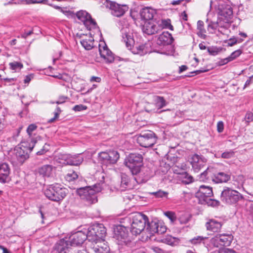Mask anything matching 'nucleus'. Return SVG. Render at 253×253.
Returning <instances> with one entry per match:
<instances>
[{"label": "nucleus", "mask_w": 253, "mask_h": 253, "mask_svg": "<svg viewBox=\"0 0 253 253\" xmlns=\"http://www.w3.org/2000/svg\"><path fill=\"white\" fill-rule=\"evenodd\" d=\"M3 80L6 83L10 84L11 83L15 81H16V79L15 78H4V79H3Z\"/></svg>", "instance_id": "63"}, {"label": "nucleus", "mask_w": 253, "mask_h": 253, "mask_svg": "<svg viewBox=\"0 0 253 253\" xmlns=\"http://www.w3.org/2000/svg\"><path fill=\"white\" fill-rule=\"evenodd\" d=\"M157 137L155 134L148 130L142 132L137 136L136 141L140 146L147 148L153 146L156 142Z\"/></svg>", "instance_id": "13"}, {"label": "nucleus", "mask_w": 253, "mask_h": 253, "mask_svg": "<svg viewBox=\"0 0 253 253\" xmlns=\"http://www.w3.org/2000/svg\"><path fill=\"white\" fill-rule=\"evenodd\" d=\"M204 205H207L209 206L216 207L219 205V202L217 200L212 199L210 197L205 201Z\"/></svg>", "instance_id": "41"}, {"label": "nucleus", "mask_w": 253, "mask_h": 253, "mask_svg": "<svg viewBox=\"0 0 253 253\" xmlns=\"http://www.w3.org/2000/svg\"><path fill=\"white\" fill-rule=\"evenodd\" d=\"M162 241L164 243L171 246L175 245L178 243V239L177 238L169 235H167L164 237Z\"/></svg>", "instance_id": "33"}, {"label": "nucleus", "mask_w": 253, "mask_h": 253, "mask_svg": "<svg viewBox=\"0 0 253 253\" xmlns=\"http://www.w3.org/2000/svg\"><path fill=\"white\" fill-rule=\"evenodd\" d=\"M207 239H208V237L199 236L193 238L190 240V242L192 244L194 245H197L202 243L205 245V240Z\"/></svg>", "instance_id": "36"}, {"label": "nucleus", "mask_w": 253, "mask_h": 253, "mask_svg": "<svg viewBox=\"0 0 253 253\" xmlns=\"http://www.w3.org/2000/svg\"><path fill=\"white\" fill-rule=\"evenodd\" d=\"M121 187H122L121 190L123 191L126 188L129 182V178L128 176L125 173H122L121 174Z\"/></svg>", "instance_id": "37"}, {"label": "nucleus", "mask_w": 253, "mask_h": 253, "mask_svg": "<svg viewBox=\"0 0 253 253\" xmlns=\"http://www.w3.org/2000/svg\"><path fill=\"white\" fill-rule=\"evenodd\" d=\"M208 51L210 53V54L212 55H215L218 52V51L216 48L211 47L208 48Z\"/></svg>", "instance_id": "55"}, {"label": "nucleus", "mask_w": 253, "mask_h": 253, "mask_svg": "<svg viewBox=\"0 0 253 253\" xmlns=\"http://www.w3.org/2000/svg\"><path fill=\"white\" fill-rule=\"evenodd\" d=\"M154 108H152L153 105L152 103H148L145 106V111L147 112H154L160 114L165 111H170V109L162 110V108L166 106L168 102L164 98V97L154 95L153 97Z\"/></svg>", "instance_id": "12"}, {"label": "nucleus", "mask_w": 253, "mask_h": 253, "mask_svg": "<svg viewBox=\"0 0 253 253\" xmlns=\"http://www.w3.org/2000/svg\"><path fill=\"white\" fill-rule=\"evenodd\" d=\"M99 51L100 55L107 63H112L115 60L113 53L110 50L106 44L102 46L99 44Z\"/></svg>", "instance_id": "22"}, {"label": "nucleus", "mask_w": 253, "mask_h": 253, "mask_svg": "<svg viewBox=\"0 0 253 253\" xmlns=\"http://www.w3.org/2000/svg\"><path fill=\"white\" fill-rule=\"evenodd\" d=\"M152 195H154L156 198H168V192L163 191L161 190H160L157 192H153L151 193Z\"/></svg>", "instance_id": "40"}, {"label": "nucleus", "mask_w": 253, "mask_h": 253, "mask_svg": "<svg viewBox=\"0 0 253 253\" xmlns=\"http://www.w3.org/2000/svg\"><path fill=\"white\" fill-rule=\"evenodd\" d=\"M93 39L90 37L88 39L82 40L80 42L86 50H90L93 47Z\"/></svg>", "instance_id": "32"}, {"label": "nucleus", "mask_w": 253, "mask_h": 253, "mask_svg": "<svg viewBox=\"0 0 253 253\" xmlns=\"http://www.w3.org/2000/svg\"><path fill=\"white\" fill-rule=\"evenodd\" d=\"M222 226V224L220 222L213 219H210L205 224L207 230L210 232L211 234L219 232Z\"/></svg>", "instance_id": "23"}, {"label": "nucleus", "mask_w": 253, "mask_h": 253, "mask_svg": "<svg viewBox=\"0 0 253 253\" xmlns=\"http://www.w3.org/2000/svg\"><path fill=\"white\" fill-rule=\"evenodd\" d=\"M78 177V175L76 172L75 171H71V172L68 173L66 176L65 178L68 181H71L77 179Z\"/></svg>", "instance_id": "46"}, {"label": "nucleus", "mask_w": 253, "mask_h": 253, "mask_svg": "<svg viewBox=\"0 0 253 253\" xmlns=\"http://www.w3.org/2000/svg\"><path fill=\"white\" fill-rule=\"evenodd\" d=\"M164 214L170 219L172 223H174L176 220V216L175 213L171 211H168L164 213Z\"/></svg>", "instance_id": "44"}, {"label": "nucleus", "mask_w": 253, "mask_h": 253, "mask_svg": "<svg viewBox=\"0 0 253 253\" xmlns=\"http://www.w3.org/2000/svg\"><path fill=\"white\" fill-rule=\"evenodd\" d=\"M135 48L137 49V51L136 52L137 54L142 55L146 54L147 52L146 46L145 44H141L136 46Z\"/></svg>", "instance_id": "42"}, {"label": "nucleus", "mask_w": 253, "mask_h": 253, "mask_svg": "<svg viewBox=\"0 0 253 253\" xmlns=\"http://www.w3.org/2000/svg\"><path fill=\"white\" fill-rule=\"evenodd\" d=\"M218 235L221 246H229L230 245L233 239V236L231 234H222Z\"/></svg>", "instance_id": "29"}, {"label": "nucleus", "mask_w": 253, "mask_h": 253, "mask_svg": "<svg viewBox=\"0 0 253 253\" xmlns=\"http://www.w3.org/2000/svg\"><path fill=\"white\" fill-rule=\"evenodd\" d=\"M142 30L144 33L151 35L161 31L162 27L160 26L158 21L151 20L150 21H145Z\"/></svg>", "instance_id": "18"}, {"label": "nucleus", "mask_w": 253, "mask_h": 253, "mask_svg": "<svg viewBox=\"0 0 253 253\" xmlns=\"http://www.w3.org/2000/svg\"><path fill=\"white\" fill-rule=\"evenodd\" d=\"M32 145L29 146L26 143L16 146L11 156V162L16 166L22 165L29 157V153L31 152L36 143V140L31 139Z\"/></svg>", "instance_id": "2"}, {"label": "nucleus", "mask_w": 253, "mask_h": 253, "mask_svg": "<svg viewBox=\"0 0 253 253\" xmlns=\"http://www.w3.org/2000/svg\"><path fill=\"white\" fill-rule=\"evenodd\" d=\"M102 183H98L91 186H85L77 189V193L84 201L87 206H90L97 202L96 193L101 191Z\"/></svg>", "instance_id": "3"}, {"label": "nucleus", "mask_w": 253, "mask_h": 253, "mask_svg": "<svg viewBox=\"0 0 253 253\" xmlns=\"http://www.w3.org/2000/svg\"><path fill=\"white\" fill-rule=\"evenodd\" d=\"M158 22L160 26L162 27V30L166 28L171 31L173 30V27L171 24V21L169 19L159 20Z\"/></svg>", "instance_id": "34"}, {"label": "nucleus", "mask_w": 253, "mask_h": 253, "mask_svg": "<svg viewBox=\"0 0 253 253\" xmlns=\"http://www.w3.org/2000/svg\"><path fill=\"white\" fill-rule=\"evenodd\" d=\"M209 248H219L221 247L219 235H216L214 237L211 238L210 240V243L208 244Z\"/></svg>", "instance_id": "35"}, {"label": "nucleus", "mask_w": 253, "mask_h": 253, "mask_svg": "<svg viewBox=\"0 0 253 253\" xmlns=\"http://www.w3.org/2000/svg\"><path fill=\"white\" fill-rule=\"evenodd\" d=\"M150 252H154L155 253H164V251L158 247H152L150 248Z\"/></svg>", "instance_id": "54"}, {"label": "nucleus", "mask_w": 253, "mask_h": 253, "mask_svg": "<svg viewBox=\"0 0 253 253\" xmlns=\"http://www.w3.org/2000/svg\"><path fill=\"white\" fill-rule=\"evenodd\" d=\"M68 190L58 183L50 185L44 190L45 196L55 202L62 200L66 196Z\"/></svg>", "instance_id": "5"}, {"label": "nucleus", "mask_w": 253, "mask_h": 253, "mask_svg": "<svg viewBox=\"0 0 253 253\" xmlns=\"http://www.w3.org/2000/svg\"><path fill=\"white\" fill-rule=\"evenodd\" d=\"M190 162L194 172H198L205 166L207 159L202 155L194 154L191 157Z\"/></svg>", "instance_id": "17"}, {"label": "nucleus", "mask_w": 253, "mask_h": 253, "mask_svg": "<svg viewBox=\"0 0 253 253\" xmlns=\"http://www.w3.org/2000/svg\"><path fill=\"white\" fill-rule=\"evenodd\" d=\"M87 109V107L85 105H84L83 104H80V105H75L73 108V110L76 112L77 111H81L83 110H85Z\"/></svg>", "instance_id": "50"}, {"label": "nucleus", "mask_w": 253, "mask_h": 253, "mask_svg": "<svg viewBox=\"0 0 253 253\" xmlns=\"http://www.w3.org/2000/svg\"><path fill=\"white\" fill-rule=\"evenodd\" d=\"M182 182L185 184H189L194 181L193 176L185 172L182 174Z\"/></svg>", "instance_id": "38"}, {"label": "nucleus", "mask_w": 253, "mask_h": 253, "mask_svg": "<svg viewBox=\"0 0 253 253\" xmlns=\"http://www.w3.org/2000/svg\"><path fill=\"white\" fill-rule=\"evenodd\" d=\"M229 62H230L229 59H228V57H226L225 58L220 59L217 62V64L218 66H221L226 64Z\"/></svg>", "instance_id": "51"}, {"label": "nucleus", "mask_w": 253, "mask_h": 253, "mask_svg": "<svg viewBox=\"0 0 253 253\" xmlns=\"http://www.w3.org/2000/svg\"><path fill=\"white\" fill-rule=\"evenodd\" d=\"M155 14V11L154 9L150 7L143 8L140 11L141 18L145 21H150L152 20Z\"/></svg>", "instance_id": "27"}, {"label": "nucleus", "mask_w": 253, "mask_h": 253, "mask_svg": "<svg viewBox=\"0 0 253 253\" xmlns=\"http://www.w3.org/2000/svg\"><path fill=\"white\" fill-rule=\"evenodd\" d=\"M37 128V126L35 124L30 125L27 128V132L30 137L31 136L33 132Z\"/></svg>", "instance_id": "49"}, {"label": "nucleus", "mask_w": 253, "mask_h": 253, "mask_svg": "<svg viewBox=\"0 0 253 253\" xmlns=\"http://www.w3.org/2000/svg\"><path fill=\"white\" fill-rule=\"evenodd\" d=\"M106 233V230L102 224H95L90 226L88 229L87 235L88 240L93 243L103 240Z\"/></svg>", "instance_id": "8"}, {"label": "nucleus", "mask_w": 253, "mask_h": 253, "mask_svg": "<svg viewBox=\"0 0 253 253\" xmlns=\"http://www.w3.org/2000/svg\"><path fill=\"white\" fill-rule=\"evenodd\" d=\"M119 154L116 151L101 152L98 154L99 160L102 164L108 165L115 164L119 158Z\"/></svg>", "instance_id": "15"}, {"label": "nucleus", "mask_w": 253, "mask_h": 253, "mask_svg": "<svg viewBox=\"0 0 253 253\" xmlns=\"http://www.w3.org/2000/svg\"><path fill=\"white\" fill-rule=\"evenodd\" d=\"M10 168L8 164L3 163L0 165V182L4 183L8 180Z\"/></svg>", "instance_id": "26"}, {"label": "nucleus", "mask_w": 253, "mask_h": 253, "mask_svg": "<svg viewBox=\"0 0 253 253\" xmlns=\"http://www.w3.org/2000/svg\"><path fill=\"white\" fill-rule=\"evenodd\" d=\"M243 40L241 39H237L236 38H230L227 42L228 45L232 46L237 43L242 42Z\"/></svg>", "instance_id": "48"}, {"label": "nucleus", "mask_w": 253, "mask_h": 253, "mask_svg": "<svg viewBox=\"0 0 253 253\" xmlns=\"http://www.w3.org/2000/svg\"><path fill=\"white\" fill-rule=\"evenodd\" d=\"M197 30L198 31L197 32L198 36L202 38L205 39L206 37L205 34L206 30L204 28V23L203 21L199 20L197 22Z\"/></svg>", "instance_id": "31"}, {"label": "nucleus", "mask_w": 253, "mask_h": 253, "mask_svg": "<svg viewBox=\"0 0 253 253\" xmlns=\"http://www.w3.org/2000/svg\"><path fill=\"white\" fill-rule=\"evenodd\" d=\"M88 240L87 234L83 231H78L71 235L68 239L65 238L59 240L55 245L53 253H66L70 246H77Z\"/></svg>", "instance_id": "1"}, {"label": "nucleus", "mask_w": 253, "mask_h": 253, "mask_svg": "<svg viewBox=\"0 0 253 253\" xmlns=\"http://www.w3.org/2000/svg\"><path fill=\"white\" fill-rule=\"evenodd\" d=\"M219 253H237L235 251L232 249L226 248L219 252Z\"/></svg>", "instance_id": "56"}, {"label": "nucleus", "mask_w": 253, "mask_h": 253, "mask_svg": "<svg viewBox=\"0 0 253 253\" xmlns=\"http://www.w3.org/2000/svg\"><path fill=\"white\" fill-rule=\"evenodd\" d=\"M200 179L203 181H208L211 180L216 183H218L227 182L230 179V175L223 172H220L213 175L212 172L209 168H207L201 174Z\"/></svg>", "instance_id": "10"}, {"label": "nucleus", "mask_w": 253, "mask_h": 253, "mask_svg": "<svg viewBox=\"0 0 253 253\" xmlns=\"http://www.w3.org/2000/svg\"><path fill=\"white\" fill-rule=\"evenodd\" d=\"M217 30L218 32L224 34L227 30V24L221 22L218 19L216 22L211 21L208 25V30L210 33H215Z\"/></svg>", "instance_id": "21"}, {"label": "nucleus", "mask_w": 253, "mask_h": 253, "mask_svg": "<svg viewBox=\"0 0 253 253\" xmlns=\"http://www.w3.org/2000/svg\"><path fill=\"white\" fill-rule=\"evenodd\" d=\"M147 222V225H145L146 230L152 235H154L155 233L162 234L167 230L165 226L160 225L159 223L156 221H152L151 222L148 221Z\"/></svg>", "instance_id": "20"}, {"label": "nucleus", "mask_w": 253, "mask_h": 253, "mask_svg": "<svg viewBox=\"0 0 253 253\" xmlns=\"http://www.w3.org/2000/svg\"><path fill=\"white\" fill-rule=\"evenodd\" d=\"M148 217L140 212L134 213L131 216L130 231L133 235H137L141 233L145 228Z\"/></svg>", "instance_id": "6"}, {"label": "nucleus", "mask_w": 253, "mask_h": 253, "mask_svg": "<svg viewBox=\"0 0 253 253\" xmlns=\"http://www.w3.org/2000/svg\"><path fill=\"white\" fill-rule=\"evenodd\" d=\"M54 169L55 167L51 165H45L39 168L38 172L44 177H49L52 175Z\"/></svg>", "instance_id": "28"}, {"label": "nucleus", "mask_w": 253, "mask_h": 253, "mask_svg": "<svg viewBox=\"0 0 253 253\" xmlns=\"http://www.w3.org/2000/svg\"><path fill=\"white\" fill-rule=\"evenodd\" d=\"M9 68L12 70L16 71L17 70H20L23 67L21 63L18 62H10L9 63Z\"/></svg>", "instance_id": "39"}, {"label": "nucleus", "mask_w": 253, "mask_h": 253, "mask_svg": "<svg viewBox=\"0 0 253 253\" xmlns=\"http://www.w3.org/2000/svg\"><path fill=\"white\" fill-rule=\"evenodd\" d=\"M55 160L63 165L78 166L82 163L84 158L80 154L73 155L69 154H59L55 157Z\"/></svg>", "instance_id": "9"}, {"label": "nucleus", "mask_w": 253, "mask_h": 253, "mask_svg": "<svg viewBox=\"0 0 253 253\" xmlns=\"http://www.w3.org/2000/svg\"><path fill=\"white\" fill-rule=\"evenodd\" d=\"M252 83V80L251 78L249 79L245 83L244 88L248 86Z\"/></svg>", "instance_id": "64"}, {"label": "nucleus", "mask_w": 253, "mask_h": 253, "mask_svg": "<svg viewBox=\"0 0 253 253\" xmlns=\"http://www.w3.org/2000/svg\"><path fill=\"white\" fill-rule=\"evenodd\" d=\"M122 41L126 43L127 47L130 48L134 43V40L131 34L126 31L124 32L123 30L122 31Z\"/></svg>", "instance_id": "30"}, {"label": "nucleus", "mask_w": 253, "mask_h": 253, "mask_svg": "<svg viewBox=\"0 0 253 253\" xmlns=\"http://www.w3.org/2000/svg\"><path fill=\"white\" fill-rule=\"evenodd\" d=\"M115 238L118 240L119 244H124L127 247L132 248L131 253H145L141 249L133 248L135 243L127 239L128 233L125 226L122 225L118 226L115 230Z\"/></svg>", "instance_id": "4"}, {"label": "nucleus", "mask_w": 253, "mask_h": 253, "mask_svg": "<svg viewBox=\"0 0 253 253\" xmlns=\"http://www.w3.org/2000/svg\"><path fill=\"white\" fill-rule=\"evenodd\" d=\"M66 99H67V97L61 96V97H59L58 100L57 101L56 103L58 104H62V103H64V102H65V100Z\"/></svg>", "instance_id": "57"}, {"label": "nucleus", "mask_w": 253, "mask_h": 253, "mask_svg": "<svg viewBox=\"0 0 253 253\" xmlns=\"http://www.w3.org/2000/svg\"><path fill=\"white\" fill-rule=\"evenodd\" d=\"M48 151L47 149L45 148H42L40 151H39L37 152V154L38 155H42L44 154L46 152Z\"/></svg>", "instance_id": "60"}, {"label": "nucleus", "mask_w": 253, "mask_h": 253, "mask_svg": "<svg viewBox=\"0 0 253 253\" xmlns=\"http://www.w3.org/2000/svg\"><path fill=\"white\" fill-rule=\"evenodd\" d=\"M242 52V51L241 49L236 50L233 52L228 58L230 61H232L239 57L241 54Z\"/></svg>", "instance_id": "45"}, {"label": "nucleus", "mask_w": 253, "mask_h": 253, "mask_svg": "<svg viewBox=\"0 0 253 253\" xmlns=\"http://www.w3.org/2000/svg\"><path fill=\"white\" fill-rule=\"evenodd\" d=\"M187 67L186 65H182L179 67V73L180 74L182 72L186 71L187 69Z\"/></svg>", "instance_id": "62"}, {"label": "nucleus", "mask_w": 253, "mask_h": 253, "mask_svg": "<svg viewBox=\"0 0 253 253\" xmlns=\"http://www.w3.org/2000/svg\"><path fill=\"white\" fill-rule=\"evenodd\" d=\"M76 15L78 18L84 23V24L88 30H90L96 26V23L86 11L80 10L77 13Z\"/></svg>", "instance_id": "16"}, {"label": "nucleus", "mask_w": 253, "mask_h": 253, "mask_svg": "<svg viewBox=\"0 0 253 253\" xmlns=\"http://www.w3.org/2000/svg\"><path fill=\"white\" fill-rule=\"evenodd\" d=\"M95 244L92 248L95 253H109L110 248L104 240L94 242Z\"/></svg>", "instance_id": "25"}, {"label": "nucleus", "mask_w": 253, "mask_h": 253, "mask_svg": "<svg viewBox=\"0 0 253 253\" xmlns=\"http://www.w3.org/2000/svg\"><path fill=\"white\" fill-rule=\"evenodd\" d=\"M181 18L184 21H187L188 19L187 14H186L185 11H183V12L181 13Z\"/></svg>", "instance_id": "61"}, {"label": "nucleus", "mask_w": 253, "mask_h": 253, "mask_svg": "<svg viewBox=\"0 0 253 253\" xmlns=\"http://www.w3.org/2000/svg\"><path fill=\"white\" fill-rule=\"evenodd\" d=\"M224 129V124L222 121H219L217 124V130L218 132H222Z\"/></svg>", "instance_id": "53"}, {"label": "nucleus", "mask_w": 253, "mask_h": 253, "mask_svg": "<svg viewBox=\"0 0 253 253\" xmlns=\"http://www.w3.org/2000/svg\"><path fill=\"white\" fill-rule=\"evenodd\" d=\"M61 112V110L60 108L59 107H57L55 110V112H54V117L49 119L48 121V123H53L55 121H56L59 118V116Z\"/></svg>", "instance_id": "43"}, {"label": "nucleus", "mask_w": 253, "mask_h": 253, "mask_svg": "<svg viewBox=\"0 0 253 253\" xmlns=\"http://www.w3.org/2000/svg\"><path fill=\"white\" fill-rule=\"evenodd\" d=\"M213 196L212 188L209 186L202 185L200 187L199 191L196 193V197L199 199L201 204H205L207 199Z\"/></svg>", "instance_id": "19"}, {"label": "nucleus", "mask_w": 253, "mask_h": 253, "mask_svg": "<svg viewBox=\"0 0 253 253\" xmlns=\"http://www.w3.org/2000/svg\"><path fill=\"white\" fill-rule=\"evenodd\" d=\"M242 198L241 193L229 187H225L220 195L221 201L227 204H236Z\"/></svg>", "instance_id": "11"}, {"label": "nucleus", "mask_w": 253, "mask_h": 253, "mask_svg": "<svg viewBox=\"0 0 253 253\" xmlns=\"http://www.w3.org/2000/svg\"><path fill=\"white\" fill-rule=\"evenodd\" d=\"M218 19L221 22L227 24V27L233 17V10L230 5L223 2H220L218 6Z\"/></svg>", "instance_id": "14"}, {"label": "nucleus", "mask_w": 253, "mask_h": 253, "mask_svg": "<svg viewBox=\"0 0 253 253\" xmlns=\"http://www.w3.org/2000/svg\"><path fill=\"white\" fill-rule=\"evenodd\" d=\"M101 78L100 77H94V76H93L91 78H90V82H97V83H99L101 82Z\"/></svg>", "instance_id": "58"}, {"label": "nucleus", "mask_w": 253, "mask_h": 253, "mask_svg": "<svg viewBox=\"0 0 253 253\" xmlns=\"http://www.w3.org/2000/svg\"><path fill=\"white\" fill-rule=\"evenodd\" d=\"M173 40L172 35L169 33L164 32L159 35L157 40L156 44L160 46H165V45L171 44Z\"/></svg>", "instance_id": "24"}, {"label": "nucleus", "mask_w": 253, "mask_h": 253, "mask_svg": "<svg viewBox=\"0 0 253 253\" xmlns=\"http://www.w3.org/2000/svg\"><path fill=\"white\" fill-rule=\"evenodd\" d=\"M235 152L233 150L225 151L222 153L221 158L223 159H230L234 156Z\"/></svg>", "instance_id": "47"}, {"label": "nucleus", "mask_w": 253, "mask_h": 253, "mask_svg": "<svg viewBox=\"0 0 253 253\" xmlns=\"http://www.w3.org/2000/svg\"><path fill=\"white\" fill-rule=\"evenodd\" d=\"M33 33V30H30L29 31L25 30L24 32H23L22 34H21V37L23 39H26V38H27V37L28 36L31 35Z\"/></svg>", "instance_id": "52"}, {"label": "nucleus", "mask_w": 253, "mask_h": 253, "mask_svg": "<svg viewBox=\"0 0 253 253\" xmlns=\"http://www.w3.org/2000/svg\"><path fill=\"white\" fill-rule=\"evenodd\" d=\"M45 0H26V1L28 3H42Z\"/></svg>", "instance_id": "59"}, {"label": "nucleus", "mask_w": 253, "mask_h": 253, "mask_svg": "<svg viewBox=\"0 0 253 253\" xmlns=\"http://www.w3.org/2000/svg\"><path fill=\"white\" fill-rule=\"evenodd\" d=\"M125 164L133 175H136L140 172L143 166V157L140 154L131 153L126 159Z\"/></svg>", "instance_id": "7"}]
</instances>
